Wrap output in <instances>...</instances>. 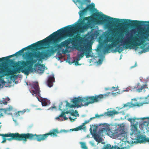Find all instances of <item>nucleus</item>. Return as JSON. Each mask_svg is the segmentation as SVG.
Segmentation results:
<instances>
[{
    "instance_id": "obj_23",
    "label": "nucleus",
    "mask_w": 149,
    "mask_h": 149,
    "mask_svg": "<svg viewBox=\"0 0 149 149\" xmlns=\"http://www.w3.org/2000/svg\"><path fill=\"white\" fill-rule=\"evenodd\" d=\"M44 67V65H43L40 64L38 66V71L40 73H43L45 69Z\"/></svg>"
},
{
    "instance_id": "obj_15",
    "label": "nucleus",
    "mask_w": 149,
    "mask_h": 149,
    "mask_svg": "<svg viewBox=\"0 0 149 149\" xmlns=\"http://www.w3.org/2000/svg\"><path fill=\"white\" fill-rule=\"evenodd\" d=\"M76 2L77 3L79 9H82L83 8L84 5L90 3V1L88 0H76Z\"/></svg>"
},
{
    "instance_id": "obj_38",
    "label": "nucleus",
    "mask_w": 149,
    "mask_h": 149,
    "mask_svg": "<svg viewBox=\"0 0 149 149\" xmlns=\"http://www.w3.org/2000/svg\"><path fill=\"white\" fill-rule=\"evenodd\" d=\"M118 87H115L114 86H113L112 88L110 89H112L113 91H116L118 90Z\"/></svg>"
},
{
    "instance_id": "obj_3",
    "label": "nucleus",
    "mask_w": 149,
    "mask_h": 149,
    "mask_svg": "<svg viewBox=\"0 0 149 149\" xmlns=\"http://www.w3.org/2000/svg\"><path fill=\"white\" fill-rule=\"evenodd\" d=\"M12 69L8 66L2 65H0V78L5 76H9L13 75L21 71L25 74L28 75L29 73L30 70L28 69V65L26 61L22 60L15 63Z\"/></svg>"
},
{
    "instance_id": "obj_56",
    "label": "nucleus",
    "mask_w": 149,
    "mask_h": 149,
    "mask_svg": "<svg viewBox=\"0 0 149 149\" xmlns=\"http://www.w3.org/2000/svg\"><path fill=\"white\" fill-rule=\"evenodd\" d=\"M109 89H110L109 88H106V90H108Z\"/></svg>"
},
{
    "instance_id": "obj_57",
    "label": "nucleus",
    "mask_w": 149,
    "mask_h": 149,
    "mask_svg": "<svg viewBox=\"0 0 149 149\" xmlns=\"http://www.w3.org/2000/svg\"><path fill=\"white\" fill-rule=\"evenodd\" d=\"M122 33H120V36H122Z\"/></svg>"
},
{
    "instance_id": "obj_14",
    "label": "nucleus",
    "mask_w": 149,
    "mask_h": 149,
    "mask_svg": "<svg viewBox=\"0 0 149 149\" xmlns=\"http://www.w3.org/2000/svg\"><path fill=\"white\" fill-rule=\"evenodd\" d=\"M94 119V118L93 117L89 119V120H85L84 121V122L83 123L82 125H80L75 128L72 129L71 130L72 131L75 130V131H78L79 130H81L82 129H84L86 128V126H85V125L89 123V122L91 121V120Z\"/></svg>"
},
{
    "instance_id": "obj_7",
    "label": "nucleus",
    "mask_w": 149,
    "mask_h": 149,
    "mask_svg": "<svg viewBox=\"0 0 149 149\" xmlns=\"http://www.w3.org/2000/svg\"><path fill=\"white\" fill-rule=\"evenodd\" d=\"M41 41H39L38 42L33 43L30 45H29L27 47H24L22 49L19 50L16 53L13 55L9 56H8L4 57L5 59V61H10V62H13L12 60L9 59V58L14 56H21L22 55V54L24 52V50H30L32 49L33 48H37L38 47H41Z\"/></svg>"
},
{
    "instance_id": "obj_33",
    "label": "nucleus",
    "mask_w": 149,
    "mask_h": 149,
    "mask_svg": "<svg viewBox=\"0 0 149 149\" xmlns=\"http://www.w3.org/2000/svg\"><path fill=\"white\" fill-rule=\"evenodd\" d=\"M81 147L84 149H87V148L86 146V144L85 143L81 142Z\"/></svg>"
},
{
    "instance_id": "obj_39",
    "label": "nucleus",
    "mask_w": 149,
    "mask_h": 149,
    "mask_svg": "<svg viewBox=\"0 0 149 149\" xmlns=\"http://www.w3.org/2000/svg\"><path fill=\"white\" fill-rule=\"evenodd\" d=\"M3 61H5V59L4 57L1 58H0V62H2Z\"/></svg>"
},
{
    "instance_id": "obj_27",
    "label": "nucleus",
    "mask_w": 149,
    "mask_h": 149,
    "mask_svg": "<svg viewBox=\"0 0 149 149\" xmlns=\"http://www.w3.org/2000/svg\"><path fill=\"white\" fill-rule=\"evenodd\" d=\"M93 30L91 31V36L92 38L94 37L95 36H97L99 35V33L98 31H95L94 33H93L92 31Z\"/></svg>"
},
{
    "instance_id": "obj_53",
    "label": "nucleus",
    "mask_w": 149,
    "mask_h": 149,
    "mask_svg": "<svg viewBox=\"0 0 149 149\" xmlns=\"http://www.w3.org/2000/svg\"><path fill=\"white\" fill-rule=\"evenodd\" d=\"M58 55H61V56H62L61 54L60 53H58V52L57 53Z\"/></svg>"
},
{
    "instance_id": "obj_44",
    "label": "nucleus",
    "mask_w": 149,
    "mask_h": 149,
    "mask_svg": "<svg viewBox=\"0 0 149 149\" xmlns=\"http://www.w3.org/2000/svg\"><path fill=\"white\" fill-rule=\"evenodd\" d=\"M11 137V138H8L7 139V140L10 141H11L12 140H13V138H12V137Z\"/></svg>"
},
{
    "instance_id": "obj_11",
    "label": "nucleus",
    "mask_w": 149,
    "mask_h": 149,
    "mask_svg": "<svg viewBox=\"0 0 149 149\" xmlns=\"http://www.w3.org/2000/svg\"><path fill=\"white\" fill-rule=\"evenodd\" d=\"M95 7V4L93 3L88 5L85 8L79 12L80 17H83V15L87 13L88 10L91 13L93 12L94 11Z\"/></svg>"
},
{
    "instance_id": "obj_62",
    "label": "nucleus",
    "mask_w": 149,
    "mask_h": 149,
    "mask_svg": "<svg viewBox=\"0 0 149 149\" xmlns=\"http://www.w3.org/2000/svg\"><path fill=\"white\" fill-rule=\"evenodd\" d=\"M42 48H43V49H44V47H42Z\"/></svg>"
},
{
    "instance_id": "obj_26",
    "label": "nucleus",
    "mask_w": 149,
    "mask_h": 149,
    "mask_svg": "<svg viewBox=\"0 0 149 149\" xmlns=\"http://www.w3.org/2000/svg\"><path fill=\"white\" fill-rule=\"evenodd\" d=\"M129 118L128 119V121H130L131 123V125L132 124H134V123L135 122V120H139L140 119H142V118Z\"/></svg>"
},
{
    "instance_id": "obj_59",
    "label": "nucleus",
    "mask_w": 149,
    "mask_h": 149,
    "mask_svg": "<svg viewBox=\"0 0 149 149\" xmlns=\"http://www.w3.org/2000/svg\"><path fill=\"white\" fill-rule=\"evenodd\" d=\"M112 93V94L113 95V94H115V93Z\"/></svg>"
},
{
    "instance_id": "obj_10",
    "label": "nucleus",
    "mask_w": 149,
    "mask_h": 149,
    "mask_svg": "<svg viewBox=\"0 0 149 149\" xmlns=\"http://www.w3.org/2000/svg\"><path fill=\"white\" fill-rule=\"evenodd\" d=\"M125 125H120L118 128L120 132L118 134V137L123 141H125L127 139V134L125 131Z\"/></svg>"
},
{
    "instance_id": "obj_5",
    "label": "nucleus",
    "mask_w": 149,
    "mask_h": 149,
    "mask_svg": "<svg viewBox=\"0 0 149 149\" xmlns=\"http://www.w3.org/2000/svg\"><path fill=\"white\" fill-rule=\"evenodd\" d=\"M86 39H84L83 38V42L78 43L79 44L77 47V49L82 52L78 54V56L81 58L84 56V54L86 56V58L89 57L90 56L89 54L90 52H92V45L89 42H86Z\"/></svg>"
},
{
    "instance_id": "obj_28",
    "label": "nucleus",
    "mask_w": 149,
    "mask_h": 149,
    "mask_svg": "<svg viewBox=\"0 0 149 149\" xmlns=\"http://www.w3.org/2000/svg\"><path fill=\"white\" fill-rule=\"evenodd\" d=\"M116 51H117L119 53L121 52L123 50V48L120 47V45H119L118 46L116 47Z\"/></svg>"
},
{
    "instance_id": "obj_46",
    "label": "nucleus",
    "mask_w": 149,
    "mask_h": 149,
    "mask_svg": "<svg viewBox=\"0 0 149 149\" xmlns=\"http://www.w3.org/2000/svg\"><path fill=\"white\" fill-rule=\"evenodd\" d=\"M136 65H137V63L136 62L135 63L134 65L132 66L131 68H133L136 67Z\"/></svg>"
},
{
    "instance_id": "obj_42",
    "label": "nucleus",
    "mask_w": 149,
    "mask_h": 149,
    "mask_svg": "<svg viewBox=\"0 0 149 149\" xmlns=\"http://www.w3.org/2000/svg\"><path fill=\"white\" fill-rule=\"evenodd\" d=\"M25 111H24V112H23L22 111H18V113H17L18 115V116H20V113H21L22 114H23Z\"/></svg>"
},
{
    "instance_id": "obj_21",
    "label": "nucleus",
    "mask_w": 149,
    "mask_h": 149,
    "mask_svg": "<svg viewBox=\"0 0 149 149\" xmlns=\"http://www.w3.org/2000/svg\"><path fill=\"white\" fill-rule=\"evenodd\" d=\"M118 113V112L116 111L115 110L113 111H110L107 112L105 113V114L109 116H112L113 115L117 114Z\"/></svg>"
},
{
    "instance_id": "obj_8",
    "label": "nucleus",
    "mask_w": 149,
    "mask_h": 149,
    "mask_svg": "<svg viewBox=\"0 0 149 149\" xmlns=\"http://www.w3.org/2000/svg\"><path fill=\"white\" fill-rule=\"evenodd\" d=\"M110 94V92H107L104 94H100L95 96L90 97L87 96L84 97V106H88L89 104H92L95 102H97L101 100L103 98H105L109 96Z\"/></svg>"
},
{
    "instance_id": "obj_1",
    "label": "nucleus",
    "mask_w": 149,
    "mask_h": 149,
    "mask_svg": "<svg viewBox=\"0 0 149 149\" xmlns=\"http://www.w3.org/2000/svg\"><path fill=\"white\" fill-rule=\"evenodd\" d=\"M77 26L69 25L57 31L46 37L45 39L40 40L41 46H47V48H51L44 51H39L26 53V57H24L27 59L26 62L28 65V69L30 71L33 69L32 66L36 63L37 61H42L45 58H47L53 54L58 49H61L65 47L66 49H69L70 43L75 45L83 41V38L81 37L80 35L77 34L74 38H69L58 44L62 40L67 37H72L74 33ZM65 50L67 51V49Z\"/></svg>"
},
{
    "instance_id": "obj_61",
    "label": "nucleus",
    "mask_w": 149,
    "mask_h": 149,
    "mask_svg": "<svg viewBox=\"0 0 149 149\" xmlns=\"http://www.w3.org/2000/svg\"><path fill=\"white\" fill-rule=\"evenodd\" d=\"M1 125H0V129L1 128Z\"/></svg>"
},
{
    "instance_id": "obj_18",
    "label": "nucleus",
    "mask_w": 149,
    "mask_h": 149,
    "mask_svg": "<svg viewBox=\"0 0 149 149\" xmlns=\"http://www.w3.org/2000/svg\"><path fill=\"white\" fill-rule=\"evenodd\" d=\"M55 81L54 76H49L47 81V85L49 87H51L53 85V82Z\"/></svg>"
},
{
    "instance_id": "obj_34",
    "label": "nucleus",
    "mask_w": 149,
    "mask_h": 149,
    "mask_svg": "<svg viewBox=\"0 0 149 149\" xmlns=\"http://www.w3.org/2000/svg\"><path fill=\"white\" fill-rule=\"evenodd\" d=\"M106 115V114H105V113H104V114H100V115H99L98 114H96L95 115V116L93 117L94 118V119H95V118H99L100 117L103 116L104 115Z\"/></svg>"
},
{
    "instance_id": "obj_35",
    "label": "nucleus",
    "mask_w": 149,
    "mask_h": 149,
    "mask_svg": "<svg viewBox=\"0 0 149 149\" xmlns=\"http://www.w3.org/2000/svg\"><path fill=\"white\" fill-rule=\"evenodd\" d=\"M3 137H12L13 135V133H10V134H3Z\"/></svg>"
},
{
    "instance_id": "obj_19",
    "label": "nucleus",
    "mask_w": 149,
    "mask_h": 149,
    "mask_svg": "<svg viewBox=\"0 0 149 149\" xmlns=\"http://www.w3.org/2000/svg\"><path fill=\"white\" fill-rule=\"evenodd\" d=\"M137 140L140 143H143L146 142L149 143V138H146L141 135H138Z\"/></svg>"
},
{
    "instance_id": "obj_55",
    "label": "nucleus",
    "mask_w": 149,
    "mask_h": 149,
    "mask_svg": "<svg viewBox=\"0 0 149 149\" xmlns=\"http://www.w3.org/2000/svg\"><path fill=\"white\" fill-rule=\"evenodd\" d=\"M3 134H0V136H3Z\"/></svg>"
},
{
    "instance_id": "obj_49",
    "label": "nucleus",
    "mask_w": 149,
    "mask_h": 149,
    "mask_svg": "<svg viewBox=\"0 0 149 149\" xmlns=\"http://www.w3.org/2000/svg\"><path fill=\"white\" fill-rule=\"evenodd\" d=\"M123 32H125V33H129V32H128V31H124V30L123 31Z\"/></svg>"
},
{
    "instance_id": "obj_58",
    "label": "nucleus",
    "mask_w": 149,
    "mask_h": 149,
    "mask_svg": "<svg viewBox=\"0 0 149 149\" xmlns=\"http://www.w3.org/2000/svg\"><path fill=\"white\" fill-rule=\"evenodd\" d=\"M65 113H67V114H68V112L67 111V112H65Z\"/></svg>"
},
{
    "instance_id": "obj_16",
    "label": "nucleus",
    "mask_w": 149,
    "mask_h": 149,
    "mask_svg": "<svg viewBox=\"0 0 149 149\" xmlns=\"http://www.w3.org/2000/svg\"><path fill=\"white\" fill-rule=\"evenodd\" d=\"M106 125V123L104 124H100L99 125H90V132L91 134H93L97 133V129L99 126L101 125Z\"/></svg>"
},
{
    "instance_id": "obj_25",
    "label": "nucleus",
    "mask_w": 149,
    "mask_h": 149,
    "mask_svg": "<svg viewBox=\"0 0 149 149\" xmlns=\"http://www.w3.org/2000/svg\"><path fill=\"white\" fill-rule=\"evenodd\" d=\"M61 117H63L65 120H67L68 119V118L66 117V115H65V113L64 112H62L61 114L58 116V117L56 118V119H57L58 120H60V118Z\"/></svg>"
},
{
    "instance_id": "obj_4",
    "label": "nucleus",
    "mask_w": 149,
    "mask_h": 149,
    "mask_svg": "<svg viewBox=\"0 0 149 149\" xmlns=\"http://www.w3.org/2000/svg\"><path fill=\"white\" fill-rule=\"evenodd\" d=\"M60 133L57 129H55L51 130L48 133L43 134H33L32 133L19 134L18 133H13L12 138L13 140L18 141H23L26 142L27 139L30 140H36L40 142L45 140L49 135L51 136H57V134Z\"/></svg>"
},
{
    "instance_id": "obj_48",
    "label": "nucleus",
    "mask_w": 149,
    "mask_h": 149,
    "mask_svg": "<svg viewBox=\"0 0 149 149\" xmlns=\"http://www.w3.org/2000/svg\"><path fill=\"white\" fill-rule=\"evenodd\" d=\"M3 116L2 113V111L1 110H0V118Z\"/></svg>"
},
{
    "instance_id": "obj_32",
    "label": "nucleus",
    "mask_w": 149,
    "mask_h": 149,
    "mask_svg": "<svg viewBox=\"0 0 149 149\" xmlns=\"http://www.w3.org/2000/svg\"><path fill=\"white\" fill-rule=\"evenodd\" d=\"M66 107H69L70 108H73L75 106L73 104H70V103H69L67 101H66Z\"/></svg>"
},
{
    "instance_id": "obj_37",
    "label": "nucleus",
    "mask_w": 149,
    "mask_h": 149,
    "mask_svg": "<svg viewBox=\"0 0 149 149\" xmlns=\"http://www.w3.org/2000/svg\"><path fill=\"white\" fill-rule=\"evenodd\" d=\"M62 105L63 103L62 102H61L59 106V109L61 111H62L63 110L62 109H61Z\"/></svg>"
},
{
    "instance_id": "obj_13",
    "label": "nucleus",
    "mask_w": 149,
    "mask_h": 149,
    "mask_svg": "<svg viewBox=\"0 0 149 149\" xmlns=\"http://www.w3.org/2000/svg\"><path fill=\"white\" fill-rule=\"evenodd\" d=\"M148 88V85L147 84H144L141 85L139 83H138L134 88L136 89V91L138 93L141 92L143 91H144L145 92V89Z\"/></svg>"
},
{
    "instance_id": "obj_52",
    "label": "nucleus",
    "mask_w": 149,
    "mask_h": 149,
    "mask_svg": "<svg viewBox=\"0 0 149 149\" xmlns=\"http://www.w3.org/2000/svg\"><path fill=\"white\" fill-rule=\"evenodd\" d=\"M147 118H149H149H142V119L143 120H144V119H146Z\"/></svg>"
},
{
    "instance_id": "obj_51",
    "label": "nucleus",
    "mask_w": 149,
    "mask_h": 149,
    "mask_svg": "<svg viewBox=\"0 0 149 149\" xmlns=\"http://www.w3.org/2000/svg\"><path fill=\"white\" fill-rule=\"evenodd\" d=\"M78 63H79L78 61H76V64L77 65H78Z\"/></svg>"
},
{
    "instance_id": "obj_6",
    "label": "nucleus",
    "mask_w": 149,
    "mask_h": 149,
    "mask_svg": "<svg viewBox=\"0 0 149 149\" xmlns=\"http://www.w3.org/2000/svg\"><path fill=\"white\" fill-rule=\"evenodd\" d=\"M123 38L122 37L120 42L122 43ZM120 42L118 38L114 39L113 37H110L104 41V43L106 44L104 47V50L105 52L109 53L110 50L113 47H116Z\"/></svg>"
},
{
    "instance_id": "obj_43",
    "label": "nucleus",
    "mask_w": 149,
    "mask_h": 149,
    "mask_svg": "<svg viewBox=\"0 0 149 149\" xmlns=\"http://www.w3.org/2000/svg\"><path fill=\"white\" fill-rule=\"evenodd\" d=\"M55 108H56V107L54 105L52 107H50L49 108V109L52 110L53 109H55Z\"/></svg>"
},
{
    "instance_id": "obj_17",
    "label": "nucleus",
    "mask_w": 149,
    "mask_h": 149,
    "mask_svg": "<svg viewBox=\"0 0 149 149\" xmlns=\"http://www.w3.org/2000/svg\"><path fill=\"white\" fill-rule=\"evenodd\" d=\"M40 92L38 82H36L33 85L31 92L33 93L34 94H37L39 93Z\"/></svg>"
},
{
    "instance_id": "obj_20",
    "label": "nucleus",
    "mask_w": 149,
    "mask_h": 149,
    "mask_svg": "<svg viewBox=\"0 0 149 149\" xmlns=\"http://www.w3.org/2000/svg\"><path fill=\"white\" fill-rule=\"evenodd\" d=\"M42 105L43 106H45L49 105L50 103V101L46 98H42L41 99V101Z\"/></svg>"
},
{
    "instance_id": "obj_40",
    "label": "nucleus",
    "mask_w": 149,
    "mask_h": 149,
    "mask_svg": "<svg viewBox=\"0 0 149 149\" xmlns=\"http://www.w3.org/2000/svg\"><path fill=\"white\" fill-rule=\"evenodd\" d=\"M102 60H101V59H99L98 60L97 63H98L99 64H101L102 63Z\"/></svg>"
},
{
    "instance_id": "obj_60",
    "label": "nucleus",
    "mask_w": 149,
    "mask_h": 149,
    "mask_svg": "<svg viewBox=\"0 0 149 149\" xmlns=\"http://www.w3.org/2000/svg\"><path fill=\"white\" fill-rule=\"evenodd\" d=\"M128 91L127 90H125L124 91Z\"/></svg>"
},
{
    "instance_id": "obj_2",
    "label": "nucleus",
    "mask_w": 149,
    "mask_h": 149,
    "mask_svg": "<svg viewBox=\"0 0 149 149\" xmlns=\"http://www.w3.org/2000/svg\"><path fill=\"white\" fill-rule=\"evenodd\" d=\"M94 15L97 18H94L91 16L84 17V20H87V22L85 23L83 26H80V25L81 24H83L84 22V21L82 19H81V23H80L79 24L72 25L77 26L74 33L76 31H77L81 33L83 32L89 28L92 29L93 26V23L95 24H102L109 20H112L113 23L116 22L118 24H120V23L122 22V24L123 25L132 27H139L143 25V21L113 18L103 14H100L98 13L94 14Z\"/></svg>"
},
{
    "instance_id": "obj_22",
    "label": "nucleus",
    "mask_w": 149,
    "mask_h": 149,
    "mask_svg": "<svg viewBox=\"0 0 149 149\" xmlns=\"http://www.w3.org/2000/svg\"><path fill=\"white\" fill-rule=\"evenodd\" d=\"M92 135L93 136L94 139L97 142L99 143L101 142L102 140L100 136L97 134V133L93 134H92Z\"/></svg>"
},
{
    "instance_id": "obj_41",
    "label": "nucleus",
    "mask_w": 149,
    "mask_h": 149,
    "mask_svg": "<svg viewBox=\"0 0 149 149\" xmlns=\"http://www.w3.org/2000/svg\"><path fill=\"white\" fill-rule=\"evenodd\" d=\"M69 119L71 121L73 122L75 121V119H76V118H75L73 119L71 117H69Z\"/></svg>"
},
{
    "instance_id": "obj_12",
    "label": "nucleus",
    "mask_w": 149,
    "mask_h": 149,
    "mask_svg": "<svg viewBox=\"0 0 149 149\" xmlns=\"http://www.w3.org/2000/svg\"><path fill=\"white\" fill-rule=\"evenodd\" d=\"M71 101L74 104V105L75 106L74 107H80V105L79 104L80 103L81 104L82 106H84V97H75Z\"/></svg>"
},
{
    "instance_id": "obj_29",
    "label": "nucleus",
    "mask_w": 149,
    "mask_h": 149,
    "mask_svg": "<svg viewBox=\"0 0 149 149\" xmlns=\"http://www.w3.org/2000/svg\"><path fill=\"white\" fill-rule=\"evenodd\" d=\"M107 132V128L105 127L102 128L99 131V133L101 134Z\"/></svg>"
},
{
    "instance_id": "obj_30",
    "label": "nucleus",
    "mask_w": 149,
    "mask_h": 149,
    "mask_svg": "<svg viewBox=\"0 0 149 149\" xmlns=\"http://www.w3.org/2000/svg\"><path fill=\"white\" fill-rule=\"evenodd\" d=\"M149 103V95H148L147 97H145L144 104H147Z\"/></svg>"
},
{
    "instance_id": "obj_24",
    "label": "nucleus",
    "mask_w": 149,
    "mask_h": 149,
    "mask_svg": "<svg viewBox=\"0 0 149 149\" xmlns=\"http://www.w3.org/2000/svg\"><path fill=\"white\" fill-rule=\"evenodd\" d=\"M131 130L133 133H135L137 131V127L136 124H132L131 125Z\"/></svg>"
},
{
    "instance_id": "obj_45",
    "label": "nucleus",
    "mask_w": 149,
    "mask_h": 149,
    "mask_svg": "<svg viewBox=\"0 0 149 149\" xmlns=\"http://www.w3.org/2000/svg\"><path fill=\"white\" fill-rule=\"evenodd\" d=\"M81 58H80L78 56V57L76 59V61H79L80 60Z\"/></svg>"
},
{
    "instance_id": "obj_47",
    "label": "nucleus",
    "mask_w": 149,
    "mask_h": 149,
    "mask_svg": "<svg viewBox=\"0 0 149 149\" xmlns=\"http://www.w3.org/2000/svg\"><path fill=\"white\" fill-rule=\"evenodd\" d=\"M3 141H2V143H4V142H5L6 141V139L5 138H3Z\"/></svg>"
},
{
    "instance_id": "obj_31",
    "label": "nucleus",
    "mask_w": 149,
    "mask_h": 149,
    "mask_svg": "<svg viewBox=\"0 0 149 149\" xmlns=\"http://www.w3.org/2000/svg\"><path fill=\"white\" fill-rule=\"evenodd\" d=\"M132 107L131 106V103L130 102H128L125 104H124V106L123 107H122L120 109H122L123 107H128L129 108H130Z\"/></svg>"
},
{
    "instance_id": "obj_63",
    "label": "nucleus",
    "mask_w": 149,
    "mask_h": 149,
    "mask_svg": "<svg viewBox=\"0 0 149 149\" xmlns=\"http://www.w3.org/2000/svg\"><path fill=\"white\" fill-rule=\"evenodd\" d=\"M64 131H65V132H66V130H64Z\"/></svg>"
},
{
    "instance_id": "obj_9",
    "label": "nucleus",
    "mask_w": 149,
    "mask_h": 149,
    "mask_svg": "<svg viewBox=\"0 0 149 149\" xmlns=\"http://www.w3.org/2000/svg\"><path fill=\"white\" fill-rule=\"evenodd\" d=\"M145 41L141 40V41L138 38L136 37L133 38L132 40H130V38L123 42V45L125 46V48L127 49L129 48H131L132 47H136L141 45L142 43Z\"/></svg>"
},
{
    "instance_id": "obj_54",
    "label": "nucleus",
    "mask_w": 149,
    "mask_h": 149,
    "mask_svg": "<svg viewBox=\"0 0 149 149\" xmlns=\"http://www.w3.org/2000/svg\"><path fill=\"white\" fill-rule=\"evenodd\" d=\"M3 87V86L1 84H0V88H2Z\"/></svg>"
},
{
    "instance_id": "obj_50",
    "label": "nucleus",
    "mask_w": 149,
    "mask_h": 149,
    "mask_svg": "<svg viewBox=\"0 0 149 149\" xmlns=\"http://www.w3.org/2000/svg\"><path fill=\"white\" fill-rule=\"evenodd\" d=\"M62 58V56H61V57H58V59H59V60H60Z\"/></svg>"
},
{
    "instance_id": "obj_64",
    "label": "nucleus",
    "mask_w": 149,
    "mask_h": 149,
    "mask_svg": "<svg viewBox=\"0 0 149 149\" xmlns=\"http://www.w3.org/2000/svg\"><path fill=\"white\" fill-rule=\"evenodd\" d=\"M38 100H39V101H40V100L38 99Z\"/></svg>"
},
{
    "instance_id": "obj_36",
    "label": "nucleus",
    "mask_w": 149,
    "mask_h": 149,
    "mask_svg": "<svg viewBox=\"0 0 149 149\" xmlns=\"http://www.w3.org/2000/svg\"><path fill=\"white\" fill-rule=\"evenodd\" d=\"M75 113L77 114L78 115V116H79V114H78V112L77 110H75L74 111V112H72L71 113V115L72 116H76L75 115Z\"/></svg>"
}]
</instances>
